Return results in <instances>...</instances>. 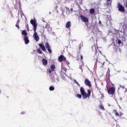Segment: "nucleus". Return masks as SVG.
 I'll list each match as a JSON object with an SVG mask.
<instances>
[{
	"label": "nucleus",
	"instance_id": "obj_2",
	"mask_svg": "<svg viewBox=\"0 0 127 127\" xmlns=\"http://www.w3.org/2000/svg\"><path fill=\"white\" fill-rule=\"evenodd\" d=\"M91 48L92 51L95 52V55L94 56V59L96 60V62H98V58H99L100 54H102V52L100 51L98 46H96L95 44L92 46Z\"/></svg>",
	"mask_w": 127,
	"mask_h": 127
},
{
	"label": "nucleus",
	"instance_id": "obj_9",
	"mask_svg": "<svg viewBox=\"0 0 127 127\" xmlns=\"http://www.w3.org/2000/svg\"><path fill=\"white\" fill-rule=\"evenodd\" d=\"M84 84L86 86H88L89 88L92 87V84H91V81L88 79H86L84 81Z\"/></svg>",
	"mask_w": 127,
	"mask_h": 127
},
{
	"label": "nucleus",
	"instance_id": "obj_26",
	"mask_svg": "<svg viewBox=\"0 0 127 127\" xmlns=\"http://www.w3.org/2000/svg\"><path fill=\"white\" fill-rule=\"evenodd\" d=\"M123 115H124V113H120V114H119V117H122V116H123Z\"/></svg>",
	"mask_w": 127,
	"mask_h": 127
},
{
	"label": "nucleus",
	"instance_id": "obj_11",
	"mask_svg": "<svg viewBox=\"0 0 127 127\" xmlns=\"http://www.w3.org/2000/svg\"><path fill=\"white\" fill-rule=\"evenodd\" d=\"M104 64H105V62L102 60H100L97 63V65L100 68H102L104 66Z\"/></svg>",
	"mask_w": 127,
	"mask_h": 127
},
{
	"label": "nucleus",
	"instance_id": "obj_13",
	"mask_svg": "<svg viewBox=\"0 0 127 127\" xmlns=\"http://www.w3.org/2000/svg\"><path fill=\"white\" fill-rule=\"evenodd\" d=\"M42 63L44 66H46V65H47V64H48V62L47 61V60L45 59H43Z\"/></svg>",
	"mask_w": 127,
	"mask_h": 127
},
{
	"label": "nucleus",
	"instance_id": "obj_12",
	"mask_svg": "<svg viewBox=\"0 0 127 127\" xmlns=\"http://www.w3.org/2000/svg\"><path fill=\"white\" fill-rule=\"evenodd\" d=\"M39 46L40 47V48L41 49H42V50H43V51H46V49L45 48V46H44V45H43V44L41 43V44H39Z\"/></svg>",
	"mask_w": 127,
	"mask_h": 127
},
{
	"label": "nucleus",
	"instance_id": "obj_22",
	"mask_svg": "<svg viewBox=\"0 0 127 127\" xmlns=\"http://www.w3.org/2000/svg\"><path fill=\"white\" fill-rule=\"evenodd\" d=\"M118 43L120 45L122 43V41L121 40H118Z\"/></svg>",
	"mask_w": 127,
	"mask_h": 127
},
{
	"label": "nucleus",
	"instance_id": "obj_25",
	"mask_svg": "<svg viewBox=\"0 0 127 127\" xmlns=\"http://www.w3.org/2000/svg\"><path fill=\"white\" fill-rule=\"evenodd\" d=\"M49 73H50V74H51L52 73V70H51V69H50V68H49Z\"/></svg>",
	"mask_w": 127,
	"mask_h": 127
},
{
	"label": "nucleus",
	"instance_id": "obj_33",
	"mask_svg": "<svg viewBox=\"0 0 127 127\" xmlns=\"http://www.w3.org/2000/svg\"><path fill=\"white\" fill-rule=\"evenodd\" d=\"M64 70L66 72V71H67V68H64Z\"/></svg>",
	"mask_w": 127,
	"mask_h": 127
},
{
	"label": "nucleus",
	"instance_id": "obj_6",
	"mask_svg": "<svg viewBox=\"0 0 127 127\" xmlns=\"http://www.w3.org/2000/svg\"><path fill=\"white\" fill-rule=\"evenodd\" d=\"M58 61L60 63L63 62V61L65 62L67 61V59L64 56L61 55L59 57L58 59Z\"/></svg>",
	"mask_w": 127,
	"mask_h": 127
},
{
	"label": "nucleus",
	"instance_id": "obj_3",
	"mask_svg": "<svg viewBox=\"0 0 127 127\" xmlns=\"http://www.w3.org/2000/svg\"><path fill=\"white\" fill-rule=\"evenodd\" d=\"M80 91L83 97V99H87V98H90V96H91V90H88V93H86V91H85V89H84V88L80 87Z\"/></svg>",
	"mask_w": 127,
	"mask_h": 127
},
{
	"label": "nucleus",
	"instance_id": "obj_10",
	"mask_svg": "<svg viewBox=\"0 0 127 127\" xmlns=\"http://www.w3.org/2000/svg\"><path fill=\"white\" fill-rule=\"evenodd\" d=\"M80 17L81 20L83 21V22H89V19H88L87 17L84 16L82 15H81Z\"/></svg>",
	"mask_w": 127,
	"mask_h": 127
},
{
	"label": "nucleus",
	"instance_id": "obj_19",
	"mask_svg": "<svg viewBox=\"0 0 127 127\" xmlns=\"http://www.w3.org/2000/svg\"><path fill=\"white\" fill-rule=\"evenodd\" d=\"M37 53H38V54H42V52L41 51V50H40V49H38L37 50Z\"/></svg>",
	"mask_w": 127,
	"mask_h": 127
},
{
	"label": "nucleus",
	"instance_id": "obj_24",
	"mask_svg": "<svg viewBox=\"0 0 127 127\" xmlns=\"http://www.w3.org/2000/svg\"><path fill=\"white\" fill-rule=\"evenodd\" d=\"M27 28L28 31H29V27H28V24H27Z\"/></svg>",
	"mask_w": 127,
	"mask_h": 127
},
{
	"label": "nucleus",
	"instance_id": "obj_18",
	"mask_svg": "<svg viewBox=\"0 0 127 127\" xmlns=\"http://www.w3.org/2000/svg\"><path fill=\"white\" fill-rule=\"evenodd\" d=\"M114 112L115 114L116 117H120V114L118 113V111H117V110H114Z\"/></svg>",
	"mask_w": 127,
	"mask_h": 127
},
{
	"label": "nucleus",
	"instance_id": "obj_17",
	"mask_svg": "<svg viewBox=\"0 0 127 127\" xmlns=\"http://www.w3.org/2000/svg\"><path fill=\"white\" fill-rule=\"evenodd\" d=\"M90 13H91L92 14H93V13H95V9L94 8H91L90 9Z\"/></svg>",
	"mask_w": 127,
	"mask_h": 127
},
{
	"label": "nucleus",
	"instance_id": "obj_16",
	"mask_svg": "<svg viewBox=\"0 0 127 127\" xmlns=\"http://www.w3.org/2000/svg\"><path fill=\"white\" fill-rule=\"evenodd\" d=\"M99 108L101 110H102V111H105V108H104L103 105H99Z\"/></svg>",
	"mask_w": 127,
	"mask_h": 127
},
{
	"label": "nucleus",
	"instance_id": "obj_39",
	"mask_svg": "<svg viewBox=\"0 0 127 127\" xmlns=\"http://www.w3.org/2000/svg\"><path fill=\"white\" fill-rule=\"evenodd\" d=\"M81 49V47H79V50Z\"/></svg>",
	"mask_w": 127,
	"mask_h": 127
},
{
	"label": "nucleus",
	"instance_id": "obj_34",
	"mask_svg": "<svg viewBox=\"0 0 127 127\" xmlns=\"http://www.w3.org/2000/svg\"><path fill=\"white\" fill-rule=\"evenodd\" d=\"M74 82L76 83L77 82V80H76L75 79L74 80Z\"/></svg>",
	"mask_w": 127,
	"mask_h": 127
},
{
	"label": "nucleus",
	"instance_id": "obj_30",
	"mask_svg": "<svg viewBox=\"0 0 127 127\" xmlns=\"http://www.w3.org/2000/svg\"><path fill=\"white\" fill-rule=\"evenodd\" d=\"M107 0V5H109V1H111V0Z\"/></svg>",
	"mask_w": 127,
	"mask_h": 127
},
{
	"label": "nucleus",
	"instance_id": "obj_29",
	"mask_svg": "<svg viewBox=\"0 0 127 127\" xmlns=\"http://www.w3.org/2000/svg\"><path fill=\"white\" fill-rule=\"evenodd\" d=\"M80 59L82 61H83V56H80Z\"/></svg>",
	"mask_w": 127,
	"mask_h": 127
},
{
	"label": "nucleus",
	"instance_id": "obj_15",
	"mask_svg": "<svg viewBox=\"0 0 127 127\" xmlns=\"http://www.w3.org/2000/svg\"><path fill=\"white\" fill-rule=\"evenodd\" d=\"M51 70L52 72H54L55 71V68L56 67L55 66V64H52L50 66Z\"/></svg>",
	"mask_w": 127,
	"mask_h": 127
},
{
	"label": "nucleus",
	"instance_id": "obj_31",
	"mask_svg": "<svg viewBox=\"0 0 127 127\" xmlns=\"http://www.w3.org/2000/svg\"><path fill=\"white\" fill-rule=\"evenodd\" d=\"M24 114H25V112H22V113H21V115H24Z\"/></svg>",
	"mask_w": 127,
	"mask_h": 127
},
{
	"label": "nucleus",
	"instance_id": "obj_4",
	"mask_svg": "<svg viewBox=\"0 0 127 127\" xmlns=\"http://www.w3.org/2000/svg\"><path fill=\"white\" fill-rule=\"evenodd\" d=\"M21 34L22 35L24 36L23 40L25 42V44H28V43H29V39H28V37L27 36V32H26V30H23Z\"/></svg>",
	"mask_w": 127,
	"mask_h": 127
},
{
	"label": "nucleus",
	"instance_id": "obj_40",
	"mask_svg": "<svg viewBox=\"0 0 127 127\" xmlns=\"http://www.w3.org/2000/svg\"><path fill=\"white\" fill-rule=\"evenodd\" d=\"M0 93H1V91L0 90Z\"/></svg>",
	"mask_w": 127,
	"mask_h": 127
},
{
	"label": "nucleus",
	"instance_id": "obj_28",
	"mask_svg": "<svg viewBox=\"0 0 127 127\" xmlns=\"http://www.w3.org/2000/svg\"><path fill=\"white\" fill-rule=\"evenodd\" d=\"M20 21L19 20H18L17 21L16 24H19Z\"/></svg>",
	"mask_w": 127,
	"mask_h": 127
},
{
	"label": "nucleus",
	"instance_id": "obj_1",
	"mask_svg": "<svg viewBox=\"0 0 127 127\" xmlns=\"http://www.w3.org/2000/svg\"><path fill=\"white\" fill-rule=\"evenodd\" d=\"M30 23L33 26V31L34 32L33 34V37L36 41H39V37L38 36V35H37V33L36 32V29L37 28V23L36 22V20L31 19L30 20Z\"/></svg>",
	"mask_w": 127,
	"mask_h": 127
},
{
	"label": "nucleus",
	"instance_id": "obj_23",
	"mask_svg": "<svg viewBox=\"0 0 127 127\" xmlns=\"http://www.w3.org/2000/svg\"><path fill=\"white\" fill-rule=\"evenodd\" d=\"M15 26H16V27H17L18 29H19V26L18 25V24H16L15 25Z\"/></svg>",
	"mask_w": 127,
	"mask_h": 127
},
{
	"label": "nucleus",
	"instance_id": "obj_36",
	"mask_svg": "<svg viewBox=\"0 0 127 127\" xmlns=\"http://www.w3.org/2000/svg\"><path fill=\"white\" fill-rule=\"evenodd\" d=\"M77 85H78V86H79V87H80V84L78 83Z\"/></svg>",
	"mask_w": 127,
	"mask_h": 127
},
{
	"label": "nucleus",
	"instance_id": "obj_35",
	"mask_svg": "<svg viewBox=\"0 0 127 127\" xmlns=\"http://www.w3.org/2000/svg\"><path fill=\"white\" fill-rule=\"evenodd\" d=\"M122 88H123V89H125V86H122Z\"/></svg>",
	"mask_w": 127,
	"mask_h": 127
},
{
	"label": "nucleus",
	"instance_id": "obj_14",
	"mask_svg": "<svg viewBox=\"0 0 127 127\" xmlns=\"http://www.w3.org/2000/svg\"><path fill=\"white\" fill-rule=\"evenodd\" d=\"M65 27L66 28H70V27H71V21H68L66 22Z\"/></svg>",
	"mask_w": 127,
	"mask_h": 127
},
{
	"label": "nucleus",
	"instance_id": "obj_37",
	"mask_svg": "<svg viewBox=\"0 0 127 127\" xmlns=\"http://www.w3.org/2000/svg\"><path fill=\"white\" fill-rule=\"evenodd\" d=\"M77 85H78V84H79V83H78V82H76V83Z\"/></svg>",
	"mask_w": 127,
	"mask_h": 127
},
{
	"label": "nucleus",
	"instance_id": "obj_27",
	"mask_svg": "<svg viewBox=\"0 0 127 127\" xmlns=\"http://www.w3.org/2000/svg\"><path fill=\"white\" fill-rule=\"evenodd\" d=\"M48 27H49V24H46L45 26V28H47Z\"/></svg>",
	"mask_w": 127,
	"mask_h": 127
},
{
	"label": "nucleus",
	"instance_id": "obj_20",
	"mask_svg": "<svg viewBox=\"0 0 127 127\" xmlns=\"http://www.w3.org/2000/svg\"><path fill=\"white\" fill-rule=\"evenodd\" d=\"M49 90H50V91H54V90H55L54 87L50 86L49 88Z\"/></svg>",
	"mask_w": 127,
	"mask_h": 127
},
{
	"label": "nucleus",
	"instance_id": "obj_7",
	"mask_svg": "<svg viewBox=\"0 0 127 127\" xmlns=\"http://www.w3.org/2000/svg\"><path fill=\"white\" fill-rule=\"evenodd\" d=\"M118 8L119 11H121V12H125V11H126L125 7H124V6H123L121 3H118Z\"/></svg>",
	"mask_w": 127,
	"mask_h": 127
},
{
	"label": "nucleus",
	"instance_id": "obj_5",
	"mask_svg": "<svg viewBox=\"0 0 127 127\" xmlns=\"http://www.w3.org/2000/svg\"><path fill=\"white\" fill-rule=\"evenodd\" d=\"M116 92V87H111L107 89V93L109 95H115Z\"/></svg>",
	"mask_w": 127,
	"mask_h": 127
},
{
	"label": "nucleus",
	"instance_id": "obj_32",
	"mask_svg": "<svg viewBox=\"0 0 127 127\" xmlns=\"http://www.w3.org/2000/svg\"><path fill=\"white\" fill-rule=\"evenodd\" d=\"M65 62H66V64L67 65H69V62H67V61H66Z\"/></svg>",
	"mask_w": 127,
	"mask_h": 127
},
{
	"label": "nucleus",
	"instance_id": "obj_8",
	"mask_svg": "<svg viewBox=\"0 0 127 127\" xmlns=\"http://www.w3.org/2000/svg\"><path fill=\"white\" fill-rule=\"evenodd\" d=\"M45 47H46V49H47L49 53L51 54V53H52V50H51V49L50 48V45H49V43H48L47 42L46 43H45Z\"/></svg>",
	"mask_w": 127,
	"mask_h": 127
},
{
	"label": "nucleus",
	"instance_id": "obj_21",
	"mask_svg": "<svg viewBox=\"0 0 127 127\" xmlns=\"http://www.w3.org/2000/svg\"><path fill=\"white\" fill-rule=\"evenodd\" d=\"M76 97L78 98L79 99H81L82 98V95L81 94H77L76 95Z\"/></svg>",
	"mask_w": 127,
	"mask_h": 127
},
{
	"label": "nucleus",
	"instance_id": "obj_38",
	"mask_svg": "<svg viewBox=\"0 0 127 127\" xmlns=\"http://www.w3.org/2000/svg\"><path fill=\"white\" fill-rule=\"evenodd\" d=\"M77 85H78V84H79V83H78V82H76V83Z\"/></svg>",
	"mask_w": 127,
	"mask_h": 127
}]
</instances>
